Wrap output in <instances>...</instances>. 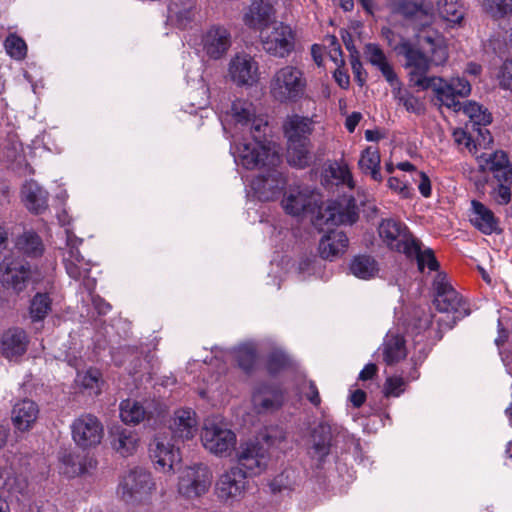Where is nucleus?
<instances>
[{"label": "nucleus", "instance_id": "obj_1", "mask_svg": "<svg viewBox=\"0 0 512 512\" xmlns=\"http://www.w3.org/2000/svg\"><path fill=\"white\" fill-rule=\"evenodd\" d=\"M419 43L422 50L407 41L402 42L397 48L399 54L405 57L409 83L420 90L432 89L442 92L440 86H436L441 85V77L427 74L431 66L443 65L448 60L446 40L435 31H426L420 36Z\"/></svg>", "mask_w": 512, "mask_h": 512}, {"label": "nucleus", "instance_id": "obj_2", "mask_svg": "<svg viewBox=\"0 0 512 512\" xmlns=\"http://www.w3.org/2000/svg\"><path fill=\"white\" fill-rule=\"evenodd\" d=\"M307 88L308 80L304 71L291 64L276 69L268 82L269 97L280 105L298 103L306 97Z\"/></svg>", "mask_w": 512, "mask_h": 512}, {"label": "nucleus", "instance_id": "obj_3", "mask_svg": "<svg viewBox=\"0 0 512 512\" xmlns=\"http://www.w3.org/2000/svg\"><path fill=\"white\" fill-rule=\"evenodd\" d=\"M264 134L265 130H262L260 133L253 132L250 134L252 137L251 141L242 136L244 141L238 144L235 143L233 154L238 165L248 170L280 165L281 157L276 144L262 142L261 138ZM234 141L237 142L238 139H234Z\"/></svg>", "mask_w": 512, "mask_h": 512}, {"label": "nucleus", "instance_id": "obj_4", "mask_svg": "<svg viewBox=\"0 0 512 512\" xmlns=\"http://www.w3.org/2000/svg\"><path fill=\"white\" fill-rule=\"evenodd\" d=\"M157 492V483L152 473L136 467L126 472L119 480L117 497L129 505L149 503Z\"/></svg>", "mask_w": 512, "mask_h": 512}, {"label": "nucleus", "instance_id": "obj_5", "mask_svg": "<svg viewBox=\"0 0 512 512\" xmlns=\"http://www.w3.org/2000/svg\"><path fill=\"white\" fill-rule=\"evenodd\" d=\"M223 129L237 140L240 136L260 133L267 127V121L256 115V108L252 102L245 99L235 100L230 110L222 119Z\"/></svg>", "mask_w": 512, "mask_h": 512}, {"label": "nucleus", "instance_id": "obj_6", "mask_svg": "<svg viewBox=\"0 0 512 512\" xmlns=\"http://www.w3.org/2000/svg\"><path fill=\"white\" fill-rule=\"evenodd\" d=\"M200 440L206 451L220 458L230 457L236 450V433L219 418L204 421Z\"/></svg>", "mask_w": 512, "mask_h": 512}, {"label": "nucleus", "instance_id": "obj_7", "mask_svg": "<svg viewBox=\"0 0 512 512\" xmlns=\"http://www.w3.org/2000/svg\"><path fill=\"white\" fill-rule=\"evenodd\" d=\"M212 483V473L203 464L184 467L178 476L177 491L187 499H195L206 494Z\"/></svg>", "mask_w": 512, "mask_h": 512}, {"label": "nucleus", "instance_id": "obj_8", "mask_svg": "<svg viewBox=\"0 0 512 512\" xmlns=\"http://www.w3.org/2000/svg\"><path fill=\"white\" fill-rule=\"evenodd\" d=\"M263 49L270 55L285 58L294 49L295 36L290 26L275 21L260 33Z\"/></svg>", "mask_w": 512, "mask_h": 512}, {"label": "nucleus", "instance_id": "obj_9", "mask_svg": "<svg viewBox=\"0 0 512 512\" xmlns=\"http://www.w3.org/2000/svg\"><path fill=\"white\" fill-rule=\"evenodd\" d=\"M270 455L259 443L247 441L240 444L236 450L237 466L248 476H257L263 473L269 464Z\"/></svg>", "mask_w": 512, "mask_h": 512}, {"label": "nucleus", "instance_id": "obj_10", "mask_svg": "<svg viewBox=\"0 0 512 512\" xmlns=\"http://www.w3.org/2000/svg\"><path fill=\"white\" fill-rule=\"evenodd\" d=\"M435 290L434 304L438 311L453 313V319H460L468 314L461 296L455 291L447 280L445 274L439 273L433 281Z\"/></svg>", "mask_w": 512, "mask_h": 512}, {"label": "nucleus", "instance_id": "obj_11", "mask_svg": "<svg viewBox=\"0 0 512 512\" xmlns=\"http://www.w3.org/2000/svg\"><path fill=\"white\" fill-rule=\"evenodd\" d=\"M378 234L391 250L406 254L416 247V238L409 232L407 226L394 219L382 220L378 227Z\"/></svg>", "mask_w": 512, "mask_h": 512}, {"label": "nucleus", "instance_id": "obj_12", "mask_svg": "<svg viewBox=\"0 0 512 512\" xmlns=\"http://www.w3.org/2000/svg\"><path fill=\"white\" fill-rule=\"evenodd\" d=\"M247 490V476L241 469L234 467L221 474L215 486L217 497L228 504L239 502L244 498Z\"/></svg>", "mask_w": 512, "mask_h": 512}, {"label": "nucleus", "instance_id": "obj_13", "mask_svg": "<svg viewBox=\"0 0 512 512\" xmlns=\"http://www.w3.org/2000/svg\"><path fill=\"white\" fill-rule=\"evenodd\" d=\"M358 212L353 198H344L340 201H331L325 207H320L316 218V225H340L356 222Z\"/></svg>", "mask_w": 512, "mask_h": 512}, {"label": "nucleus", "instance_id": "obj_14", "mask_svg": "<svg viewBox=\"0 0 512 512\" xmlns=\"http://www.w3.org/2000/svg\"><path fill=\"white\" fill-rule=\"evenodd\" d=\"M228 77L239 87H252L259 82L258 62L247 53L234 55L228 63Z\"/></svg>", "mask_w": 512, "mask_h": 512}, {"label": "nucleus", "instance_id": "obj_15", "mask_svg": "<svg viewBox=\"0 0 512 512\" xmlns=\"http://www.w3.org/2000/svg\"><path fill=\"white\" fill-rule=\"evenodd\" d=\"M71 431L74 442L83 449L96 447L104 435L102 423L91 414L76 418L71 425Z\"/></svg>", "mask_w": 512, "mask_h": 512}, {"label": "nucleus", "instance_id": "obj_16", "mask_svg": "<svg viewBox=\"0 0 512 512\" xmlns=\"http://www.w3.org/2000/svg\"><path fill=\"white\" fill-rule=\"evenodd\" d=\"M66 251L63 254V262L68 275L75 280H83L85 285L91 289L95 285L94 280H89L90 263L79 253L78 247L82 240L66 231Z\"/></svg>", "mask_w": 512, "mask_h": 512}, {"label": "nucleus", "instance_id": "obj_17", "mask_svg": "<svg viewBox=\"0 0 512 512\" xmlns=\"http://www.w3.org/2000/svg\"><path fill=\"white\" fill-rule=\"evenodd\" d=\"M287 184L284 173L278 166L265 167L251 183L257 197L262 201H271L279 197Z\"/></svg>", "mask_w": 512, "mask_h": 512}, {"label": "nucleus", "instance_id": "obj_18", "mask_svg": "<svg viewBox=\"0 0 512 512\" xmlns=\"http://www.w3.org/2000/svg\"><path fill=\"white\" fill-rule=\"evenodd\" d=\"M316 202V194L307 186L291 185L283 194L281 206L287 214L300 216Z\"/></svg>", "mask_w": 512, "mask_h": 512}, {"label": "nucleus", "instance_id": "obj_19", "mask_svg": "<svg viewBox=\"0 0 512 512\" xmlns=\"http://www.w3.org/2000/svg\"><path fill=\"white\" fill-rule=\"evenodd\" d=\"M150 458L156 470L162 473L173 471V467L181 460L180 451L166 437H156L150 444Z\"/></svg>", "mask_w": 512, "mask_h": 512}, {"label": "nucleus", "instance_id": "obj_20", "mask_svg": "<svg viewBox=\"0 0 512 512\" xmlns=\"http://www.w3.org/2000/svg\"><path fill=\"white\" fill-rule=\"evenodd\" d=\"M440 86L442 92L433 91L437 100L444 106L454 111L461 110V103L456 97H467L471 93V84L462 77H453L449 81L441 77Z\"/></svg>", "mask_w": 512, "mask_h": 512}, {"label": "nucleus", "instance_id": "obj_21", "mask_svg": "<svg viewBox=\"0 0 512 512\" xmlns=\"http://www.w3.org/2000/svg\"><path fill=\"white\" fill-rule=\"evenodd\" d=\"M108 440L111 449L121 457L134 455L140 446L138 433L120 425L109 429Z\"/></svg>", "mask_w": 512, "mask_h": 512}, {"label": "nucleus", "instance_id": "obj_22", "mask_svg": "<svg viewBox=\"0 0 512 512\" xmlns=\"http://www.w3.org/2000/svg\"><path fill=\"white\" fill-rule=\"evenodd\" d=\"M243 22L261 33L275 22V9L268 1L253 0L243 13Z\"/></svg>", "mask_w": 512, "mask_h": 512}, {"label": "nucleus", "instance_id": "obj_23", "mask_svg": "<svg viewBox=\"0 0 512 512\" xmlns=\"http://www.w3.org/2000/svg\"><path fill=\"white\" fill-rule=\"evenodd\" d=\"M315 121L313 117L291 113L283 121L282 129L287 141L309 142L313 133Z\"/></svg>", "mask_w": 512, "mask_h": 512}, {"label": "nucleus", "instance_id": "obj_24", "mask_svg": "<svg viewBox=\"0 0 512 512\" xmlns=\"http://www.w3.org/2000/svg\"><path fill=\"white\" fill-rule=\"evenodd\" d=\"M203 49L212 59L221 58L231 46L230 32L222 26H213L202 38Z\"/></svg>", "mask_w": 512, "mask_h": 512}, {"label": "nucleus", "instance_id": "obj_25", "mask_svg": "<svg viewBox=\"0 0 512 512\" xmlns=\"http://www.w3.org/2000/svg\"><path fill=\"white\" fill-rule=\"evenodd\" d=\"M29 338L27 333L18 327L6 330L0 339V350L4 357L15 360L27 351Z\"/></svg>", "mask_w": 512, "mask_h": 512}, {"label": "nucleus", "instance_id": "obj_26", "mask_svg": "<svg viewBox=\"0 0 512 512\" xmlns=\"http://www.w3.org/2000/svg\"><path fill=\"white\" fill-rule=\"evenodd\" d=\"M198 420L191 408H179L174 411L169 428L173 435L182 440H189L197 432Z\"/></svg>", "mask_w": 512, "mask_h": 512}, {"label": "nucleus", "instance_id": "obj_27", "mask_svg": "<svg viewBox=\"0 0 512 512\" xmlns=\"http://www.w3.org/2000/svg\"><path fill=\"white\" fill-rule=\"evenodd\" d=\"M478 162L482 170L495 173L499 182L512 183V162L509 163L505 152L496 151L488 155L482 154L478 157Z\"/></svg>", "mask_w": 512, "mask_h": 512}, {"label": "nucleus", "instance_id": "obj_28", "mask_svg": "<svg viewBox=\"0 0 512 512\" xmlns=\"http://www.w3.org/2000/svg\"><path fill=\"white\" fill-rule=\"evenodd\" d=\"M1 270H3V282L16 292L25 289L26 283L30 277V267L22 261L4 259Z\"/></svg>", "mask_w": 512, "mask_h": 512}, {"label": "nucleus", "instance_id": "obj_29", "mask_svg": "<svg viewBox=\"0 0 512 512\" xmlns=\"http://www.w3.org/2000/svg\"><path fill=\"white\" fill-rule=\"evenodd\" d=\"M39 415L37 404L32 400L17 402L11 412V420L16 431L26 432L33 428Z\"/></svg>", "mask_w": 512, "mask_h": 512}, {"label": "nucleus", "instance_id": "obj_30", "mask_svg": "<svg viewBox=\"0 0 512 512\" xmlns=\"http://www.w3.org/2000/svg\"><path fill=\"white\" fill-rule=\"evenodd\" d=\"M197 8L193 0H172L168 6L167 22L177 28H187L195 19Z\"/></svg>", "mask_w": 512, "mask_h": 512}, {"label": "nucleus", "instance_id": "obj_31", "mask_svg": "<svg viewBox=\"0 0 512 512\" xmlns=\"http://www.w3.org/2000/svg\"><path fill=\"white\" fill-rule=\"evenodd\" d=\"M389 85L393 99L398 106L403 107L408 113L416 115H421L425 112L424 101L405 88L399 78Z\"/></svg>", "mask_w": 512, "mask_h": 512}, {"label": "nucleus", "instance_id": "obj_32", "mask_svg": "<svg viewBox=\"0 0 512 512\" xmlns=\"http://www.w3.org/2000/svg\"><path fill=\"white\" fill-rule=\"evenodd\" d=\"M332 430L327 423L317 425L310 439L309 454L312 458L322 461L329 453L331 447Z\"/></svg>", "mask_w": 512, "mask_h": 512}, {"label": "nucleus", "instance_id": "obj_33", "mask_svg": "<svg viewBox=\"0 0 512 512\" xmlns=\"http://www.w3.org/2000/svg\"><path fill=\"white\" fill-rule=\"evenodd\" d=\"M252 402L259 413L273 411L282 406L284 393L277 387H262L253 394Z\"/></svg>", "mask_w": 512, "mask_h": 512}, {"label": "nucleus", "instance_id": "obj_34", "mask_svg": "<svg viewBox=\"0 0 512 512\" xmlns=\"http://www.w3.org/2000/svg\"><path fill=\"white\" fill-rule=\"evenodd\" d=\"M348 246V238L342 231H331L324 235L319 243L322 258L333 260L341 256Z\"/></svg>", "mask_w": 512, "mask_h": 512}, {"label": "nucleus", "instance_id": "obj_35", "mask_svg": "<svg viewBox=\"0 0 512 512\" xmlns=\"http://www.w3.org/2000/svg\"><path fill=\"white\" fill-rule=\"evenodd\" d=\"M364 56L371 65L376 67L382 73L389 84L398 78L385 53L377 44H366L364 48Z\"/></svg>", "mask_w": 512, "mask_h": 512}, {"label": "nucleus", "instance_id": "obj_36", "mask_svg": "<svg viewBox=\"0 0 512 512\" xmlns=\"http://www.w3.org/2000/svg\"><path fill=\"white\" fill-rule=\"evenodd\" d=\"M22 199L25 206L34 213H41L47 208L48 193L35 181H27L22 187Z\"/></svg>", "mask_w": 512, "mask_h": 512}, {"label": "nucleus", "instance_id": "obj_37", "mask_svg": "<svg viewBox=\"0 0 512 512\" xmlns=\"http://www.w3.org/2000/svg\"><path fill=\"white\" fill-rule=\"evenodd\" d=\"M471 223L484 234H492L498 228L493 212L478 201H472Z\"/></svg>", "mask_w": 512, "mask_h": 512}, {"label": "nucleus", "instance_id": "obj_38", "mask_svg": "<svg viewBox=\"0 0 512 512\" xmlns=\"http://www.w3.org/2000/svg\"><path fill=\"white\" fill-rule=\"evenodd\" d=\"M383 359L387 364H394L406 356L403 337L394 332H388L382 345Z\"/></svg>", "mask_w": 512, "mask_h": 512}, {"label": "nucleus", "instance_id": "obj_39", "mask_svg": "<svg viewBox=\"0 0 512 512\" xmlns=\"http://www.w3.org/2000/svg\"><path fill=\"white\" fill-rule=\"evenodd\" d=\"M380 162L381 158L378 149L370 146L361 152L358 166L363 173L369 174L373 180L381 182Z\"/></svg>", "mask_w": 512, "mask_h": 512}, {"label": "nucleus", "instance_id": "obj_40", "mask_svg": "<svg viewBox=\"0 0 512 512\" xmlns=\"http://www.w3.org/2000/svg\"><path fill=\"white\" fill-rule=\"evenodd\" d=\"M350 271L357 278L368 280L379 274L380 267L373 257L368 255H359L351 261Z\"/></svg>", "mask_w": 512, "mask_h": 512}, {"label": "nucleus", "instance_id": "obj_41", "mask_svg": "<svg viewBox=\"0 0 512 512\" xmlns=\"http://www.w3.org/2000/svg\"><path fill=\"white\" fill-rule=\"evenodd\" d=\"M311 142L287 141V161L290 165L304 168L309 165Z\"/></svg>", "mask_w": 512, "mask_h": 512}, {"label": "nucleus", "instance_id": "obj_42", "mask_svg": "<svg viewBox=\"0 0 512 512\" xmlns=\"http://www.w3.org/2000/svg\"><path fill=\"white\" fill-rule=\"evenodd\" d=\"M436 10L439 16L450 25L460 24L464 19V7L457 0H438Z\"/></svg>", "mask_w": 512, "mask_h": 512}, {"label": "nucleus", "instance_id": "obj_43", "mask_svg": "<svg viewBox=\"0 0 512 512\" xmlns=\"http://www.w3.org/2000/svg\"><path fill=\"white\" fill-rule=\"evenodd\" d=\"M120 417L123 422L135 425L147 417V412L139 402L127 399L120 404Z\"/></svg>", "mask_w": 512, "mask_h": 512}, {"label": "nucleus", "instance_id": "obj_44", "mask_svg": "<svg viewBox=\"0 0 512 512\" xmlns=\"http://www.w3.org/2000/svg\"><path fill=\"white\" fill-rule=\"evenodd\" d=\"M407 256H415L417 259L418 269L423 272L427 267L429 271H436L439 268V263L430 248H421L420 242L416 239V247L410 252L406 253Z\"/></svg>", "mask_w": 512, "mask_h": 512}, {"label": "nucleus", "instance_id": "obj_45", "mask_svg": "<svg viewBox=\"0 0 512 512\" xmlns=\"http://www.w3.org/2000/svg\"><path fill=\"white\" fill-rule=\"evenodd\" d=\"M16 247L24 254L37 257L43 252V244L39 236L33 232H24L16 241Z\"/></svg>", "mask_w": 512, "mask_h": 512}, {"label": "nucleus", "instance_id": "obj_46", "mask_svg": "<svg viewBox=\"0 0 512 512\" xmlns=\"http://www.w3.org/2000/svg\"><path fill=\"white\" fill-rule=\"evenodd\" d=\"M433 9L426 0H403L397 6L398 12L406 17L429 16L433 14Z\"/></svg>", "mask_w": 512, "mask_h": 512}, {"label": "nucleus", "instance_id": "obj_47", "mask_svg": "<svg viewBox=\"0 0 512 512\" xmlns=\"http://www.w3.org/2000/svg\"><path fill=\"white\" fill-rule=\"evenodd\" d=\"M77 386L89 390L90 394H99L101 385V373L98 369L89 368L86 371L78 372L75 378Z\"/></svg>", "mask_w": 512, "mask_h": 512}, {"label": "nucleus", "instance_id": "obj_48", "mask_svg": "<svg viewBox=\"0 0 512 512\" xmlns=\"http://www.w3.org/2000/svg\"><path fill=\"white\" fill-rule=\"evenodd\" d=\"M461 110L475 125L486 126L491 123L492 117L486 108L474 101L461 104Z\"/></svg>", "mask_w": 512, "mask_h": 512}, {"label": "nucleus", "instance_id": "obj_49", "mask_svg": "<svg viewBox=\"0 0 512 512\" xmlns=\"http://www.w3.org/2000/svg\"><path fill=\"white\" fill-rule=\"evenodd\" d=\"M491 77L497 81L501 89L512 92V58L493 67Z\"/></svg>", "mask_w": 512, "mask_h": 512}, {"label": "nucleus", "instance_id": "obj_50", "mask_svg": "<svg viewBox=\"0 0 512 512\" xmlns=\"http://www.w3.org/2000/svg\"><path fill=\"white\" fill-rule=\"evenodd\" d=\"M51 310V300L47 294H36L30 305V316L33 321L43 320Z\"/></svg>", "mask_w": 512, "mask_h": 512}, {"label": "nucleus", "instance_id": "obj_51", "mask_svg": "<svg viewBox=\"0 0 512 512\" xmlns=\"http://www.w3.org/2000/svg\"><path fill=\"white\" fill-rule=\"evenodd\" d=\"M483 10L494 18H502L512 12V0H482Z\"/></svg>", "mask_w": 512, "mask_h": 512}, {"label": "nucleus", "instance_id": "obj_52", "mask_svg": "<svg viewBox=\"0 0 512 512\" xmlns=\"http://www.w3.org/2000/svg\"><path fill=\"white\" fill-rule=\"evenodd\" d=\"M7 54L16 59L22 60L27 54V45L25 41L15 34H10L4 42Z\"/></svg>", "mask_w": 512, "mask_h": 512}, {"label": "nucleus", "instance_id": "obj_53", "mask_svg": "<svg viewBox=\"0 0 512 512\" xmlns=\"http://www.w3.org/2000/svg\"><path fill=\"white\" fill-rule=\"evenodd\" d=\"M234 356L239 366L248 370L255 361V347L252 343L242 344L234 350Z\"/></svg>", "mask_w": 512, "mask_h": 512}, {"label": "nucleus", "instance_id": "obj_54", "mask_svg": "<svg viewBox=\"0 0 512 512\" xmlns=\"http://www.w3.org/2000/svg\"><path fill=\"white\" fill-rule=\"evenodd\" d=\"M330 170L333 178L337 179L350 189L354 188L355 184L352 177V173L346 163L336 162L330 167Z\"/></svg>", "mask_w": 512, "mask_h": 512}, {"label": "nucleus", "instance_id": "obj_55", "mask_svg": "<svg viewBox=\"0 0 512 512\" xmlns=\"http://www.w3.org/2000/svg\"><path fill=\"white\" fill-rule=\"evenodd\" d=\"M190 105L195 109H204L209 105V89L204 83H200L199 87L190 92Z\"/></svg>", "mask_w": 512, "mask_h": 512}, {"label": "nucleus", "instance_id": "obj_56", "mask_svg": "<svg viewBox=\"0 0 512 512\" xmlns=\"http://www.w3.org/2000/svg\"><path fill=\"white\" fill-rule=\"evenodd\" d=\"M5 478L4 485L9 489L17 492H22L26 486L27 482L24 478L19 477H10L8 476L6 466L0 464V479Z\"/></svg>", "mask_w": 512, "mask_h": 512}, {"label": "nucleus", "instance_id": "obj_57", "mask_svg": "<svg viewBox=\"0 0 512 512\" xmlns=\"http://www.w3.org/2000/svg\"><path fill=\"white\" fill-rule=\"evenodd\" d=\"M388 187L398 193L403 198H409L411 196V188L408 186L406 180L400 179L396 176H391L387 180Z\"/></svg>", "mask_w": 512, "mask_h": 512}, {"label": "nucleus", "instance_id": "obj_58", "mask_svg": "<svg viewBox=\"0 0 512 512\" xmlns=\"http://www.w3.org/2000/svg\"><path fill=\"white\" fill-rule=\"evenodd\" d=\"M413 180L417 184L418 190L423 197L428 198L431 196V181L426 173L422 171H415Z\"/></svg>", "mask_w": 512, "mask_h": 512}, {"label": "nucleus", "instance_id": "obj_59", "mask_svg": "<svg viewBox=\"0 0 512 512\" xmlns=\"http://www.w3.org/2000/svg\"><path fill=\"white\" fill-rule=\"evenodd\" d=\"M404 386L405 382L402 378L390 377L385 382V395L398 397L404 391Z\"/></svg>", "mask_w": 512, "mask_h": 512}, {"label": "nucleus", "instance_id": "obj_60", "mask_svg": "<svg viewBox=\"0 0 512 512\" xmlns=\"http://www.w3.org/2000/svg\"><path fill=\"white\" fill-rule=\"evenodd\" d=\"M507 184L506 182H500L492 192L494 200L500 205H506L511 200V188Z\"/></svg>", "mask_w": 512, "mask_h": 512}, {"label": "nucleus", "instance_id": "obj_61", "mask_svg": "<svg viewBox=\"0 0 512 512\" xmlns=\"http://www.w3.org/2000/svg\"><path fill=\"white\" fill-rule=\"evenodd\" d=\"M286 438V433L282 428L279 427H271L267 429L266 434L264 435V440L269 445H278Z\"/></svg>", "mask_w": 512, "mask_h": 512}, {"label": "nucleus", "instance_id": "obj_62", "mask_svg": "<svg viewBox=\"0 0 512 512\" xmlns=\"http://www.w3.org/2000/svg\"><path fill=\"white\" fill-rule=\"evenodd\" d=\"M301 391L304 393L305 397L311 402V404H313L316 407L320 405L321 398L318 389L313 382H307L303 384Z\"/></svg>", "mask_w": 512, "mask_h": 512}, {"label": "nucleus", "instance_id": "obj_63", "mask_svg": "<svg viewBox=\"0 0 512 512\" xmlns=\"http://www.w3.org/2000/svg\"><path fill=\"white\" fill-rule=\"evenodd\" d=\"M326 42L329 47V54L332 60L338 64L343 63L341 46L335 36H328Z\"/></svg>", "mask_w": 512, "mask_h": 512}, {"label": "nucleus", "instance_id": "obj_64", "mask_svg": "<svg viewBox=\"0 0 512 512\" xmlns=\"http://www.w3.org/2000/svg\"><path fill=\"white\" fill-rule=\"evenodd\" d=\"M454 141L459 145H464L466 148L472 152L476 149V144L473 142L471 137L462 129H456L453 132Z\"/></svg>", "mask_w": 512, "mask_h": 512}]
</instances>
